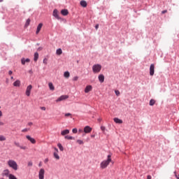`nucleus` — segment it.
Wrapping results in <instances>:
<instances>
[{
	"label": "nucleus",
	"mask_w": 179,
	"mask_h": 179,
	"mask_svg": "<svg viewBox=\"0 0 179 179\" xmlns=\"http://www.w3.org/2000/svg\"><path fill=\"white\" fill-rule=\"evenodd\" d=\"M15 145H17V146H19V144H17V143H15Z\"/></svg>",
	"instance_id": "60"
},
{
	"label": "nucleus",
	"mask_w": 179,
	"mask_h": 179,
	"mask_svg": "<svg viewBox=\"0 0 179 179\" xmlns=\"http://www.w3.org/2000/svg\"><path fill=\"white\" fill-rule=\"evenodd\" d=\"M174 174H175V177H176L177 179H179V174L177 175V172H176V171L174 172Z\"/></svg>",
	"instance_id": "36"
},
{
	"label": "nucleus",
	"mask_w": 179,
	"mask_h": 179,
	"mask_svg": "<svg viewBox=\"0 0 179 179\" xmlns=\"http://www.w3.org/2000/svg\"><path fill=\"white\" fill-rule=\"evenodd\" d=\"M57 146H58L59 150H61V152H64V146H62V144L58 143Z\"/></svg>",
	"instance_id": "24"
},
{
	"label": "nucleus",
	"mask_w": 179,
	"mask_h": 179,
	"mask_svg": "<svg viewBox=\"0 0 179 179\" xmlns=\"http://www.w3.org/2000/svg\"><path fill=\"white\" fill-rule=\"evenodd\" d=\"M38 166L41 167V162L39 163Z\"/></svg>",
	"instance_id": "54"
},
{
	"label": "nucleus",
	"mask_w": 179,
	"mask_h": 179,
	"mask_svg": "<svg viewBox=\"0 0 179 179\" xmlns=\"http://www.w3.org/2000/svg\"><path fill=\"white\" fill-rule=\"evenodd\" d=\"M69 96L68 95H62L56 100V101H63V100H66V99H69Z\"/></svg>",
	"instance_id": "6"
},
{
	"label": "nucleus",
	"mask_w": 179,
	"mask_h": 179,
	"mask_svg": "<svg viewBox=\"0 0 179 179\" xmlns=\"http://www.w3.org/2000/svg\"><path fill=\"white\" fill-rule=\"evenodd\" d=\"M101 131H105V129H106V127H101Z\"/></svg>",
	"instance_id": "45"
},
{
	"label": "nucleus",
	"mask_w": 179,
	"mask_h": 179,
	"mask_svg": "<svg viewBox=\"0 0 179 179\" xmlns=\"http://www.w3.org/2000/svg\"><path fill=\"white\" fill-rule=\"evenodd\" d=\"M61 13L63 15V16H68L69 11H68L66 9H63L61 10Z\"/></svg>",
	"instance_id": "15"
},
{
	"label": "nucleus",
	"mask_w": 179,
	"mask_h": 179,
	"mask_svg": "<svg viewBox=\"0 0 179 179\" xmlns=\"http://www.w3.org/2000/svg\"><path fill=\"white\" fill-rule=\"evenodd\" d=\"M25 62H30V59H27L24 60V64Z\"/></svg>",
	"instance_id": "40"
},
{
	"label": "nucleus",
	"mask_w": 179,
	"mask_h": 179,
	"mask_svg": "<svg viewBox=\"0 0 179 179\" xmlns=\"http://www.w3.org/2000/svg\"><path fill=\"white\" fill-rule=\"evenodd\" d=\"M76 143H78V145H83V141L82 140H77Z\"/></svg>",
	"instance_id": "31"
},
{
	"label": "nucleus",
	"mask_w": 179,
	"mask_h": 179,
	"mask_svg": "<svg viewBox=\"0 0 179 179\" xmlns=\"http://www.w3.org/2000/svg\"><path fill=\"white\" fill-rule=\"evenodd\" d=\"M115 93L116 96H120V91L119 90H115Z\"/></svg>",
	"instance_id": "35"
},
{
	"label": "nucleus",
	"mask_w": 179,
	"mask_h": 179,
	"mask_svg": "<svg viewBox=\"0 0 179 179\" xmlns=\"http://www.w3.org/2000/svg\"><path fill=\"white\" fill-rule=\"evenodd\" d=\"M64 78L68 79V78H69L71 76V74L69 73V71H65L64 73Z\"/></svg>",
	"instance_id": "21"
},
{
	"label": "nucleus",
	"mask_w": 179,
	"mask_h": 179,
	"mask_svg": "<svg viewBox=\"0 0 179 179\" xmlns=\"http://www.w3.org/2000/svg\"><path fill=\"white\" fill-rule=\"evenodd\" d=\"M98 121H99V122L101 121V119H98Z\"/></svg>",
	"instance_id": "59"
},
{
	"label": "nucleus",
	"mask_w": 179,
	"mask_h": 179,
	"mask_svg": "<svg viewBox=\"0 0 179 179\" xmlns=\"http://www.w3.org/2000/svg\"><path fill=\"white\" fill-rule=\"evenodd\" d=\"M0 179H5V178H1Z\"/></svg>",
	"instance_id": "61"
},
{
	"label": "nucleus",
	"mask_w": 179,
	"mask_h": 179,
	"mask_svg": "<svg viewBox=\"0 0 179 179\" xmlns=\"http://www.w3.org/2000/svg\"><path fill=\"white\" fill-rule=\"evenodd\" d=\"M8 178L9 179H17V178H16V176H15V175H13V174H10Z\"/></svg>",
	"instance_id": "30"
},
{
	"label": "nucleus",
	"mask_w": 179,
	"mask_h": 179,
	"mask_svg": "<svg viewBox=\"0 0 179 179\" xmlns=\"http://www.w3.org/2000/svg\"><path fill=\"white\" fill-rule=\"evenodd\" d=\"M65 117H72V114L71 113H66Z\"/></svg>",
	"instance_id": "37"
},
{
	"label": "nucleus",
	"mask_w": 179,
	"mask_h": 179,
	"mask_svg": "<svg viewBox=\"0 0 179 179\" xmlns=\"http://www.w3.org/2000/svg\"><path fill=\"white\" fill-rule=\"evenodd\" d=\"M53 16L54 17H55L56 19H58V20H61V18L59 17V15L58 14V10L55 9L53 10Z\"/></svg>",
	"instance_id": "9"
},
{
	"label": "nucleus",
	"mask_w": 179,
	"mask_h": 179,
	"mask_svg": "<svg viewBox=\"0 0 179 179\" xmlns=\"http://www.w3.org/2000/svg\"><path fill=\"white\" fill-rule=\"evenodd\" d=\"M45 174V170H44V169H41L38 172V178L44 179Z\"/></svg>",
	"instance_id": "4"
},
{
	"label": "nucleus",
	"mask_w": 179,
	"mask_h": 179,
	"mask_svg": "<svg viewBox=\"0 0 179 179\" xmlns=\"http://www.w3.org/2000/svg\"><path fill=\"white\" fill-rule=\"evenodd\" d=\"M147 179H152V176H151L150 175H148V176H147Z\"/></svg>",
	"instance_id": "47"
},
{
	"label": "nucleus",
	"mask_w": 179,
	"mask_h": 179,
	"mask_svg": "<svg viewBox=\"0 0 179 179\" xmlns=\"http://www.w3.org/2000/svg\"><path fill=\"white\" fill-rule=\"evenodd\" d=\"M43 64H45V65H47V59H43Z\"/></svg>",
	"instance_id": "42"
},
{
	"label": "nucleus",
	"mask_w": 179,
	"mask_h": 179,
	"mask_svg": "<svg viewBox=\"0 0 179 179\" xmlns=\"http://www.w3.org/2000/svg\"><path fill=\"white\" fill-rule=\"evenodd\" d=\"M41 50H43V48H38V51H41Z\"/></svg>",
	"instance_id": "51"
},
{
	"label": "nucleus",
	"mask_w": 179,
	"mask_h": 179,
	"mask_svg": "<svg viewBox=\"0 0 179 179\" xmlns=\"http://www.w3.org/2000/svg\"><path fill=\"white\" fill-rule=\"evenodd\" d=\"M12 73H13V72H12V71H8V75L10 76V75H12Z\"/></svg>",
	"instance_id": "48"
},
{
	"label": "nucleus",
	"mask_w": 179,
	"mask_h": 179,
	"mask_svg": "<svg viewBox=\"0 0 179 179\" xmlns=\"http://www.w3.org/2000/svg\"><path fill=\"white\" fill-rule=\"evenodd\" d=\"M10 79H11V80H13V76H11V77H10Z\"/></svg>",
	"instance_id": "57"
},
{
	"label": "nucleus",
	"mask_w": 179,
	"mask_h": 179,
	"mask_svg": "<svg viewBox=\"0 0 179 179\" xmlns=\"http://www.w3.org/2000/svg\"><path fill=\"white\" fill-rule=\"evenodd\" d=\"M5 141H6V137H5V136L0 135V142H3Z\"/></svg>",
	"instance_id": "23"
},
{
	"label": "nucleus",
	"mask_w": 179,
	"mask_h": 179,
	"mask_svg": "<svg viewBox=\"0 0 179 179\" xmlns=\"http://www.w3.org/2000/svg\"><path fill=\"white\" fill-rule=\"evenodd\" d=\"M69 134V129H65L61 131V135L62 136H65V135H68Z\"/></svg>",
	"instance_id": "16"
},
{
	"label": "nucleus",
	"mask_w": 179,
	"mask_h": 179,
	"mask_svg": "<svg viewBox=\"0 0 179 179\" xmlns=\"http://www.w3.org/2000/svg\"><path fill=\"white\" fill-rule=\"evenodd\" d=\"M110 163H113V159H111V155H109L107 157V159L103 160L102 162H101L100 167L102 169H107Z\"/></svg>",
	"instance_id": "1"
},
{
	"label": "nucleus",
	"mask_w": 179,
	"mask_h": 179,
	"mask_svg": "<svg viewBox=\"0 0 179 179\" xmlns=\"http://www.w3.org/2000/svg\"><path fill=\"white\" fill-rule=\"evenodd\" d=\"M48 86L50 90H55V87L52 85V83H49Z\"/></svg>",
	"instance_id": "20"
},
{
	"label": "nucleus",
	"mask_w": 179,
	"mask_h": 179,
	"mask_svg": "<svg viewBox=\"0 0 179 179\" xmlns=\"http://www.w3.org/2000/svg\"><path fill=\"white\" fill-rule=\"evenodd\" d=\"M92 71L94 73H99L101 71V65L95 64L92 66Z\"/></svg>",
	"instance_id": "3"
},
{
	"label": "nucleus",
	"mask_w": 179,
	"mask_h": 179,
	"mask_svg": "<svg viewBox=\"0 0 179 179\" xmlns=\"http://www.w3.org/2000/svg\"><path fill=\"white\" fill-rule=\"evenodd\" d=\"M48 158H46L45 160H44V163L46 164V163H48Z\"/></svg>",
	"instance_id": "43"
},
{
	"label": "nucleus",
	"mask_w": 179,
	"mask_h": 179,
	"mask_svg": "<svg viewBox=\"0 0 179 179\" xmlns=\"http://www.w3.org/2000/svg\"><path fill=\"white\" fill-rule=\"evenodd\" d=\"M41 110H43V111H45V107H42Z\"/></svg>",
	"instance_id": "52"
},
{
	"label": "nucleus",
	"mask_w": 179,
	"mask_h": 179,
	"mask_svg": "<svg viewBox=\"0 0 179 179\" xmlns=\"http://www.w3.org/2000/svg\"><path fill=\"white\" fill-rule=\"evenodd\" d=\"M80 3L83 8H86V6H87V3L85 0H82Z\"/></svg>",
	"instance_id": "19"
},
{
	"label": "nucleus",
	"mask_w": 179,
	"mask_h": 179,
	"mask_svg": "<svg viewBox=\"0 0 179 179\" xmlns=\"http://www.w3.org/2000/svg\"><path fill=\"white\" fill-rule=\"evenodd\" d=\"M29 166H33V163L29 162Z\"/></svg>",
	"instance_id": "53"
},
{
	"label": "nucleus",
	"mask_w": 179,
	"mask_h": 179,
	"mask_svg": "<svg viewBox=\"0 0 179 179\" xmlns=\"http://www.w3.org/2000/svg\"><path fill=\"white\" fill-rule=\"evenodd\" d=\"M31 89H33V86H31V85L27 87L25 94L28 97L30 96V94L31 93Z\"/></svg>",
	"instance_id": "5"
},
{
	"label": "nucleus",
	"mask_w": 179,
	"mask_h": 179,
	"mask_svg": "<svg viewBox=\"0 0 179 179\" xmlns=\"http://www.w3.org/2000/svg\"><path fill=\"white\" fill-rule=\"evenodd\" d=\"M1 2H3V0H0V3H1Z\"/></svg>",
	"instance_id": "58"
},
{
	"label": "nucleus",
	"mask_w": 179,
	"mask_h": 179,
	"mask_svg": "<svg viewBox=\"0 0 179 179\" xmlns=\"http://www.w3.org/2000/svg\"><path fill=\"white\" fill-rule=\"evenodd\" d=\"M72 132L73 134H78V129H73Z\"/></svg>",
	"instance_id": "32"
},
{
	"label": "nucleus",
	"mask_w": 179,
	"mask_h": 179,
	"mask_svg": "<svg viewBox=\"0 0 179 179\" xmlns=\"http://www.w3.org/2000/svg\"><path fill=\"white\" fill-rule=\"evenodd\" d=\"M21 63L23 64V59H21Z\"/></svg>",
	"instance_id": "55"
},
{
	"label": "nucleus",
	"mask_w": 179,
	"mask_h": 179,
	"mask_svg": "<svg viewBox=\"0 0 179 179\" xmlns=\"http://www.w3.org/2000/svg\"><path fill=\"white\" fill-rule=\"evenodd\" d=\"M30 22L31 20L29 18L27 20V22H25V25H24L25 27H27L30 24Z\"/></svg>",
	"instance_id": "29"
},
{
	"label": "nucleus",
	"mask_w": 179,
	"mask_h": 179,
	"mask_svg": "<svg viewBox=\"0 0 179 179\" xmlns=\"http://www.w3.org/2000/svg\"><path fill=\"white\" fill-rule=\"evenodd\" d=\"M92 89H93L92 85H87L85 89V93H89V92H92Z\"/></svg>",
	"instance_id": "13"
},
{
	"label": "nucleus",
	"mask_w": 179,
	"mask_h": 179,
	"mask_svg": "<svg viewBox=\"0 0 179 179\" xmlns=\"http://www.w3.org/2000/svg\"><path fill=\"white\" fill-rule=\"evenodd\" d=\"M150 76L155 75V64H151L150 66Z\"/></svg>",
	"instance_id": "8"
},
{
	"label": "nucleus",
	"mask_w": 179,
	"mask_h": 179,
	"mask_svg": "<svg viewBox=\"0 0 179 179\" xmlns=\"http://www.w3.org/2000/svg\"><path fill=\"white\" fill-rule=\"evenodd\" d=\"M31 125H33V122H28L27 127H31Z\"/></svg>",
	"instance_id": "38"
},
{
	"label": "nucleus",
	"mask_w": 179,
	"mask_h": 179,
	"mask_svg": "<svg viewBox=\"0 0 179 179\" xmlns=\"http://www.w3.org/2000/svg\"><path fill=\"white\" fill-rule=\"evenodd\" d=\"M162 14L167 13V10H164L162 11Z\"/></svg>",
	"instance_id": "44"
},
{
	"label": "nucleus",
	"mask_w": 179,
	"mask_h": 179,
	"mask_svg": "<svg viewBox=\"0 0 179 179\" xmlns=\"http://www.w3.org/2000/svg\"><path fill=\"white\" fill-rule=\"evenodd\" d=\"M29 73H30L31 75H33V70H29Z\"/></svg>",
	"instance_id": "46"
},
{
	"label": "nucleus",
	"mask_w": 179,
	"mask_h": 179,
	"mask_svg": "<svg viewBox=\"0 0 179 179\" xmlns=\"http://www.w3.org/2000/svg\"><path fill=\"white\" fill-rule=\"evenodd\" d=\"M26 138L27 139H28V141L31 142V143H33L34 145V143H36V139H34V138H31L30 136H27Z\"/></svg>",
	"instance_id": "12"
},
{
	"label": "nucleus",
	"mask_w": 179,
	"mask_h": 179,
	"mask_svg": "<svg viewBox=\"0 0 179 179\" xmlns=\"http://www.w3.org/2000/svg\"><path fill=\"white\" fill-rule=\"evenodd\" d=\"M56 54L57 55H61L62 54V49H61V48L57 49L56 51Z\"/></svg>",
	"instance_id": "25"
},
{
	"label": "nucleus",
	"mask_w": 179,
	"mask_h": 179,
	"mask_svg": "<svg viewBox=\"0 0 179 179\" xmlns=\"http://www.w3.org/2000/svg\"><path fill=\"white\" fill-rule=\"evenodd\" d=\"M7 164L8 166L10 167V169H13V170H15V171H16V170H17V163H16L15 162V160L13 159H9L8 162H7Z\"/></svg>",
	"instance_id": "2"
},
{
	"label": "nucleus",
	"mask_w": 179,
	"mask_h": 179,
	"mask_svg": "<svg viewBox=\"0 0 179 179\" xmlns=\"http://www.w3.org/2000/svg\"><path fill=\"white\" fill-rule=\"evenodd\" d=\"M9 173L10 171H8V169H5L4 171H3L1 176L2 177H8L9 178V176H10Z\"/></svg>",
	"instance_id": "7"
},
{
	"label": "nucleus",
	"mask_w": 179,
	"mask_h": 179,
	"mask_svg": "<svg viewBox=\"0 0 179 179\" xmlns=\"http://www.w3.org/2000/svg\"><path fill=\"white\" fill-rule=\"evenodd\" d=\"M13 85L14 87H20V80H17L15 82L13 83Z\"/></svg>",
	"instance_id": "14"
},
{
	"label": "nucleus",
	"mask_w": 179,
	"mask_h": 179,
	"mask_svg": "<svg viewBox=\"0 0 179 179\" xmlns=\"http://www.w3.org/2000/svg\"><path fill=\"white\" fill-rule=\"evenodd\" d=\"M99 80L101 83H103V82H104V76L103 74H100L99 76Z\"/></svg>",
	"instance_id": "18"
},
{
	"label": "nucleus",
	"mask_w": 179,
	"mask_h": 179,
	"mask_svg": "<svg viewBox=\"0 0 179 179\" xmlns=\"http://www.w3.org/2000/svg\"><path fill=\"white\" fill-rule=\"evenodd\" d=\"M155 103H156V101L155 99H150V106H155Z\"/></svg>",
	"instance_id": "27"
},
{
	"label": "nucleus",
	"mask_w": 179,
	"mask_h": 179,
	"mask_svg": "<svg viewBox=\"0 0 179 179\" xmlns=\"http://www.w3.org/2000/svg\"><path fill=\"white\" fill-rule=\"evenodd\" d=\"M0 108H1V106H0Z\"/></svg>",
	"instance_id": "62"
},
{
	"label": "nucleus",
	"mask_w": 179,
	"mask_h": 179,
	"mask_svg": "<svg viewBox=\"0 0 179 179\" xmlns=\"http://www.w3.org/2000/svg\"><path fill=\"white\" fill-rule=\"evenodd\" d=\"M53 156L57 160H59V155H58V152H54Z\"/></svg>",
	"instance_id": "26"
},
{
	"label": "nucleus",
	"mask_w": 179,
	"mask_h": 179,
	"mask_svg": "<svg viewBox=\"0 0 179 179\" xmlns=\"http://www.w3.org/2000/svg\"><path fill=\"white\" fill-rule=\"evenodd\" d=\"M78 79H79V77L75 76V77H73V80H74L75 82H76Z\"/></svg>",
	"instance_id": "34"
},
{
	"label": "nucleus",
	"mask_w": 179,
	"mask_h": 179,
	"mask_svg": "<svg viewBox=\"0 0 179 179\" xmlns=\"http://www.w3.org/2000/svg\"><path fill=\"white\" fill-rule=\"evenodd\" d=\"M55 150L56 151L55 153H58V149L57 148H55Z\"/></svg>",
	"instance_id": "49"
},
{
	"label": "nucleus",
	"mask_w": 179,
	"mask_h": 179,
	"mask_svg": "<svg viewBox=\"0 0 179 179\" xmlns=\"http://www.w3.org/2000/svg\"><path fill=\"white\" fill-rule=\"evenodd\" d=\"M38 52H35L34 61L35 62H37V60H38Z\"/></svg>",
	"instance_id": "22"
},
{
	"label": "nucleus",
	"mask_w": 179,
	"mask_h": 179,
	"mask_svg": "<svg viewBox=\"0 0 179 179\" xmlns=\"http://www.w3.org/2000/svg\"><path fill=\"white\" fill-rule=\"evenodd\" d=\"M95 29H96V30H97V29H99V24H96V25L95 26Z\"/></svg>",
	"instance_id": "50"
},
{
	"label": "nucleus",
	"mask_w": 179,
	"mask_h": 179,
	"mask_svg": "<svg viewBox=\"0 0 179 179\" xmlns=\"http://www.w3.org/2000/svg\"><path fill=\"white\" fill-rule=\"evenodd\" d=\"M2 117H3V113L0 110V118H2Z\"/></svg>",
	"instance_id": "39"
},
{
	"label": "nucleus",
	"mask_w": 179,
	"mask_h": 179,
	"mask_svg": "<svg viewBox=\"0 0 179 179\" xmlns=\"http://www.w3.org/2000/svg\"><path fill=\"white\" fill-rule=\"evenodd\" d=\"M92 131V129L90 126H86L85 127H84L85 134H90Z\"/></svg>",
	"instance_id": "10"
},
{
	"label": "nucleus",
	"mask_w": 179,
	"mask_h": 179,
	"mask_svg": "<svg viewBox=\"0 0 179 179\" xmlns=\"http://www.w3.org/2000/svg\"><path fill=\"white\" fill-rule=\"evenodd\" d=\"M43 27V23H40L36 29V34H38L40 33V31L41 30Z\"/></svg>",
	"instance_id": "11"
},
{
	"label": "nucleus",
	"mask_w": 179,
	"mask_h": 179,
	"mask_svg": "<svg viewBox=\"0 0 179 179\" xmlns=\"http://www.w3.org/2000/svg\"><path fill=\"white\" fill-rule=\"evenodd\" d=\"M30 129V127H27L23 129V132H27Z\"/></svg>",
	"instance_id": "33"
},
{
	"label": "nucleus",
	"mask_w": 179,
	"mask_h": 179,
	"mask_svg": "<svg viewBox=\"0 0 179 179\" xmlns=\"http://www.w3.org/2000/svg\"><path fill=\"white\" fill-rule=\"evenodd\" d=\"M3 125H5V123H3V122L0 121V126L2 127Z\"/></svg>",
	"instance_id": "41"
},
{
	"label": "nucleus",
	"mask_w": 179,
	"mask_h": 179,
	"mask_svg": "<svg viewBox=\"0 0 179 179\" xmlns=\"http://www.w3.org/2000/svg\"><path fill=\"white\" fill-rule=\"evenodd\" d=\"M65 139H68L69 141H71L72 139H75L73 136H64Z\"/></svg>",
	"instance_id": "28"
},
{
	"label": "nucleus",
	"mask_w": 179,
	"mask_h": 179,
	"mask_svg": "<svg viewBox=\"0 0 179 179\" xmlns=\"http://www.w3.org/2000/svg\"><path fill=\"white\" fill-rule=\"evenodd\" d=\"M91 138H94V135H92V136H91Z\"/></svg>",
	"instance_id": "56"
},
{
	"label": "nucleus",
	"mask_w": 179,
	"mask_h": 179,
	"mask_svg": "<svg viewBox=\"0 0 179 179\" xmlns=\"http://www.w3.org/2000/svg\"><path fill=\"white\" fill-rule=\"evenodd\" d=\"M113 120L116 124H122V120L118 117H115Z\"/></svg>",
	"instance_id": "17"
}]
</instances>
